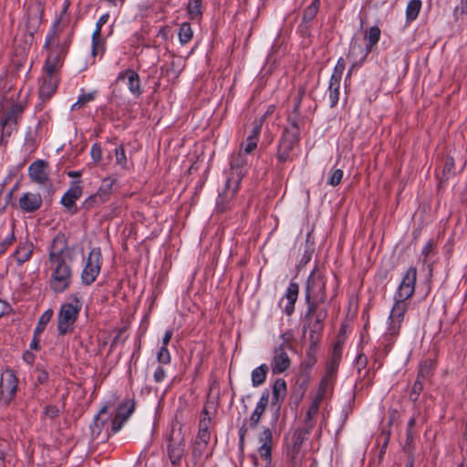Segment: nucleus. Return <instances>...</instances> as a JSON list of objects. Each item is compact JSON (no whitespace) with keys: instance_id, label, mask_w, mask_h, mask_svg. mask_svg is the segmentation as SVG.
Wrapping results in <instances>:
<instances>
[{"instance_id":"obj_1","label":"nucleus","mask_w":467,"mask_h":467,"mask_svg":"<svg viewBox=\"0 0 467 467\" xmlns=\"http://www.w3.org/2000/svg\"><path fill=\"white\" fill-rule=\"evenodd\" d=\"M74 256V249L67 244L65 236L56 235L48 248L44 268L49 276V287L53 292L63 293L71 285Z\"/></svg>"},{"instance_id":"obj_2","label":"nucleus","mask_w":467,"mask_h":467,"mask_svg":"<svg viewBox=\"0 0 467 467\" xmlns=\"http://www.w3.org/2000/svg\"><path fill=\"white\" fill-rule=\"evenodd\" d=\"M417 280V269L410 266L405 272L402 280L394 294V304L388 317V327L385 338L391 340L400 334L408 309L407 300L414 292Z\"/></svg>"},{"instance_id":"obj_3","label":"nucleus","mask_w":467,"mask_h":467,"mask_svg":"<svg viewBox=\"0 0 467 467\" xmlns=\"http://www.w3.org/2000/svg\"><path fill=\"white\" fill-rule=\"evenodd\" d=\"M60 20L57 19L46 36L44 47L47 49V57L45 62V71L57 74L63 65L64 58L70 46V39H58V26Z\"/></svg>"},{"instance_id":"obj_4","label":"nucleus","mask_w":467,"mask_h":467,"mask_svg":"<svg viewBox=\"0 0 467 467\" xmlns=\"http://www.w3.org/2000/svg\"><path fill=\"white\" fill-rule=\"evenodd\" d=\"M297 109L298 106L296 107L295 112L288 116V126L285 129L282 139L279 141L277 159L281 162L291 160L292 150L300 140V130L304 125V121L300 119Z\"/></svg>"},{"instance_id":"obj_5","label":"nucleus","mask_w":467,"mask_h":467,"mask_svg":"<svg viewBox=\"0 0 467 467\" xmlns=\"http://www.w3.org/2000/svg\"><path fill=\"white\" fill-rule=\"evenodd\" d=\"M68 300L60 306L57 313V323L59 336H65L74 331L76 321L82 308L79 293L71 294Z\"/></svg>"},{"instance_id":"obj_6","label":"nucleus","mask_w":467,"mask_h":467,"mask_svg":"<svg viewBox=\"0 0 467 467\" xmlns=\"http://www.w3.org/2000/svg\"><path fill=\"white\" fill-rule=\"evenodd\" d=\"M306 304V312L305 315V327H310L311 349L315 348L316 340L314 334L319 332L323 327V322L327 317L328 300L317 298H305Z\"/></svg>"},{"instance_id":"obj_7","label":"nucleus","mask_w":467,"mask_h":467,"mask_svg":"<svg viewBox=\"0 0 467 467\" xmlns=\"http://www.w3.org/2000/svg\"><path fill=\"white\" fill-rule=\"evenodd\" d=\"M282 342L273 349L270 362L271 371L274 375L281 374L287 370L291 365L286 349L290 348V335L283 333L280 336Z\"/></svg>"},{"instance_id":"obj_8","label":"nucleus","mask_w":467,"mask_h":467,"mask_svg":"<svg viewBox=\"0 0 467 467\" xmlns=\"http://www.w3.org/2000/svg\"><path fill=\"white\" fill-rule=\"evenodd\" d=\"M249 163L248 155L243 151L233 157L231 161V172L230 177L226 181V187L233 189V193H236L239 190V184L242 179L246 174V168Z\"/></svg>"},{"instance_id":"obj_9","label":"nucleus","mask_w":467,"mask_h":467,"mask_svg":"<svg viewBox=\"0 0 467 467\" xmlns=\"http://www.w3.org/2000/svg\"><path fill=\"white\" fill-rule=\"evenodd\" d=\"M167 441V453L170 462L173 465L180 464L185 453V440L182 428L173 426Z\"/></svg>"},{"instance_id":"obj_10","label":"nucleus","mask_w":467,"mask_h":467,"mask_svg":"<svg viewBox=\"0 0 467 467\" xmlns=\"http://www.w3.org/2000/svg\"><path fill=\"white\" fill-rule=\"evenodd\" d=\"M102 265L100 248H93L85 259V265L81 273V282L85 285H90L97 279Z\"/></svg>"},{"instance_id":"obj_11","label":"nucleus","mask_w":467,"mask_h":467,"mask_svg":"<svg viewBox=\"0 0 467 467\" xmlns=\"http://www.w3.org/2000/svg\"><path fill=\"white\" fill-rule=\"evenodd\" d=\"M326 283L324 272L315 268L306 280L305 298L327 300Z\"/></svg>"},{"instance_id":"obj_12","label":"nucleus","mask_w":467,"mask_h":467,"mask_svg":"<svg viewBox=\"0 0 467 467\" xmlns=\"http://www.w3.org/2000/svg\"><path fill=\"white\" fill-rule=\"evenodd\" d=\"M18 389V379L12 369L5 370L0 381V404L7 406L14 400Z\"/></svg>"},{"instance_id":"obj_13","label":"nucleus","mask_w":467,"mask_h":467,"mask_svg":"<svg viewBox=\"0 0 467 467\" xmlns=\"http://www.w3.org/2000/svg\"><path fill=\"white\" fill-rule=\"evenodd\" d=\"M82 196V187L80 181L72 182L70 187L63 194L60 203L72 214H76L78 211L76 202Z\"/></svg>"},{"instance_id":"obj_14","label":"nucleus","mask_w":467,"mask_h":467,"mask_svg":"<svg viewBox=\"0 0 467 467\" xmlns=\"http://www.w3.org/2000/svg\"><path fill=\"white\" fill-rule=\"evenodd\" d=\"M134 409L135 403L131 400H127L121 403L118 408L116 416L110 421L111 431L108 434L117 433L122 428L124 422L133 413Z\"/></svg>"},{"instance_id":"obj_15","label":"nucleus","mask_w":467,"mask_h":467,"mask_svg":"<svg viewBox=\"0 0 467 467\" xmlns=\"http://www.w3.org/2000/svg\"><path fill=\"white\" fill-rule=\"evenodd\" d=\"M59 78L57 74L46 72V76L40 79L39 97L43 100L49 99L56 92Z\"/></svg>"},{"instance_id":"obj_16","label":"nucleus","mask_w":467,"mask_h":467,"mask_svg":"<svg viewBox=\"0 0 467 467\" xmlns=\"http://www.w3.org/2000/svg\"><path fill=\"white\" fill-rule=\"evenodd\" d=\"M127 79V86L131 94L139 98L141 93L140 79L139 74L133 69H126L118 74L116 81Z\"/></svg>"},{"instance_id":"obj_17","label":"nucleus","mask_w":467,"mask_h":467,"mask_svg":"<svg viewBox=\"0 0 467 467\" xmlns=\"http://www.w3.org/2000/svg\"><path fill=\"white\" fill-rule=\"evenodd\" d=\"M47 162L36 160L28 167V175L36 183L45 184L48 181Z\"/></svg>"},{"instance_id":"obj_18","label":"nucleus","mask_w":467,"mask_h":467,"mask_svg":"<svg viewBox=\"0 0 467 467\" xmlns=\"http://www.w3.org/2000/svg\"><path fill=\"white\" fill-rule=\"evenodd\" d=\"M319 410V404L313 401L310 402L303 419L302 431L305 434H309L315 428L318 419L321 417Z\"/></svg>"},{"instance_id":"obj_19","label":"nucleus","mask_w":467,"mask_h":467,"mask_svg":"<svg viewBox=\"0 0 467 467\" xmlns=\"http://www.w3.org/2000/svg\"><path fill=\"white\" fill-rule=\"evenodd\" d=\"M42 197L40 193L25 192L18 200L19 208L25 213H34L42 205Z\"/></svg>"},{"instance_id":"obj_20","label":"nucleus","mask_w":467,"mask_h":467,"mask_svg":"<svg viewBox=\"0 0 467 467\" xmlns=\"http://www.w3.org/2000/svg\"><path fill=\"white\" fill-rule=\"evenodd\" d=\"M258 440L260 442L258 453L260 457L266 462V464H268L271 462L273 441L272 431L269 428H265L260 433Z\"/></svg>"},{"instance_id":"obj_21","label":"nucleus","mask_w":467,"mask_h":467,"mask_svg":"<svg viewBox=\"0 0 467 467\" xmlns=\"http://www.w3.org/2000/svg\"><path fill=\"white\" fill-rule=\"evenodd\" d=\"M268 402L269 391L265 389L262 392L261 397L257 401L256 406L249 418V425L252 429H255L258 426L261 418L265 411Z\"/></svg>"},{"instance_id":"obj_22","label":"nucleus","mask_w":467,"mask_h":467,"mask_svg":"<svg viewBox=\"0 0 467 467\" xmlns=\"http://www.w3.org/2000/svg\"><path fill=\"white\" fill-rule=\"evenodd\" d=\"M298 294H299L298 285L295 282H290L286 288L285 294V297L287 302L284 307V312L287 316H291L294 313L295 304L297 300Z\"/></svg>"},{"instance_id":"obj_23","label":"nucleus","mask_w":467,"mask_h":467,"mask_svg":"<svg viewBox=\"0 0 467 467\" xmlns=\"http://www.w3.org/2000/svg\"><path fill=\"white\" fill-rule=\"evenodd\" d=\"M34 245L31 242H21L14 253V258L16 263L21 265L28 261L33 254Z\"/></svg>"},{"instance_id":"obj_24","label":"nucleus","mask_w":467,"mask_h":467,"mask_svg":"<svg viewBox=\"0 0 467 467\" xmlns=\"http://www.w3.org/2000/svg\"><path fill=\"white\" fill-rule=\"evenodd\" d=\"M380 34L381 31L378 26H371L368 31L365 32L364 38L367 44L365 53L361 58L362 61L365 60L368 54L371 52L373 47L377 45L380 38Z\"/></svg>"},{"instance_id":"obj_25","label":"nucleus","mask_w":467,"mask_h":467,"mask_svg":"<svg viewBox=\"0 0 467 467\" xmlns=\"http://www.w3.org/2000/svg\"><path fill=\"white\" fill-rule=\"evenodd\" d=\"M203 413L205 414V416L200 420L199 431L195 441L209 443L211 438V434L209 431L211 418L206 417V410H203Z\"/></svg>"},{"instance_id":"obj_26","label":"nucleus","mask_w":467,"mask_h":467,"mask_svg":"<svg viewBox=\"0 0 467 467\" xmlns=\"http://www.w3.org/2000/svg\"><path fill=\"white\" fill-rule=\"evenodd\" d=\"M115 180L110 178H106L102 181L101 186L99 187L98 193L96 195L88 197L84 204L87 206L91 205L92 202L96 201L98 197H102L104 195H108L112 188V185L114 184Z\"/></svg>"},{"instance_id":"obj_27","label":"nucleus","mask_w":467,"mask_h":467,"mask_svg":"<svg viewBox=\"0 0 467 467\" xmlns=\"http://www.w3.org/2000/svg\"><path fill=\"white\" fill-rule=\"evenodd\" d=\"M267 372L268 366L266 364H262L255 368L251 374L252 385L254 387L261 386L265 381Z\"/></svg>"},{"instance_id":"obj_28","label":"nucleus","mask_w":467,"mask_h":467,"mask_svg":"<svg viewBox=\"0 0 467 467\" xmlns=\"http://www.w3.org/2000/svg\"><path fill=\"white\" fill-rule=\"evenodd\" d=\"M24 108L19 104H14L5 113L2 121L10 123L14 126L17 125L18 119L21 118Z\"/></svg>"},{"instance_id":"obj_29","label":"nucleus","mask_w":467,"mask_h":467,"mask_svg":"<svg viewBox=\"0 0 467 467\" xmlns=\"http://www.w3.org/2000/svg\"><path fill=\"white\" fill-rule=\"evenodd\" d=\"M340 83L341 80L337 79H332L329 80V86H328V100H329V106L331 108H334L339 99V88H340Z\"/></svg>"},{"instance_id":"obj_30","label":"nucleus","mask_w":467,"mask_h":467,"mask_svg":"<svg viewBox=\"0 0 467 467\" xmlns=\"http://www.w3.org/2000/svg\"><path fill=\"white\" fill-rule=\"evenodd\" d=\"M234 194L232 188L228 189L225 186L224 191L219 194L216 201V209L219 213H223L227 209V202Z\"/></svg>"},{"instance_id":"obj_31","label":"nucleus","mask_w":467,"mask_h":467,"mask_svg":"<svg viewBox=\"0 0 467 467\" xmlns=\"http://www.w3.org/2000/svg\"><path fill=\"white\" fill-rule=\"evenodd\" d=\"M109 407L107 405H104L99 412L94 417L93 423L90 425L91 434L94 437H98L100 432L101 429L105 423L104 420L100 421V416L103 414H106L108 411Z\"/></svg>"},{"instance_id":"obj_32","label":"nucleus","mask_w":467,"mask_h":467,"mask_svg":"<svg viewBox=\"0 0 467 467\" xmlns=\"http://www.w3.org/2000/svg\"><path fill=\"white\" fill-rule=\"evenodd\" d=\"M178 36L180 43L183 46L192 40L193 36V31L189 23L184 22L181 25Z\"/></svg>"},{"instance_id":"obj_33","label":"nucleus","mask_w":467,"mask_h":467,"mask_svg":"<svg viewBox=\"0 0 467 467\" xmlns=\"http://www.w3.org/2000/svg\"><path fill=\"white\" fill-rule=\"evenodd\" d=\"M53 317V310L47 309L39 317L37 324L35 327V334L41 335L46 329L47 325L50 322Z\"/></svg>"},{"instance_id":"obj_34","label":"nucleus","mask_w":467,"mask_h":467,"mask_svg":"<svg viewBox=\"0 0 467 467\" xmlns=\"http://www.w3.org/2000/svg\"><path fill=\"white\" fill-rule=\"evenodd\" d=\"M105 52V41L101 36H98L94 38V35L91 36V54L93 57L103 56Z\"/></svg>"},{"instance_id":"obj_35","label":"nucleus","mask_w":467,"mask_h":467,"mask_svg":"<svg viewBox=\"0 0 467 467\" xmlns=\"http://www.w3.org/2000/svg\"><path fill=\"white\" fill-rule=\"evenodd\" d=\"M320 2H316L312 0L309 5L304 11L303 14V23L307 24L311 22L317 16Z\"/></svg>"},{"instance_id":"obj_36","label":"nucleus","mask_w":467,"mask_h":467,"mask_svg":"<svg viewBox=\"0 0 467 467\" xmlns=\"http://www.w3.org/2000/svg\"><path fill=\"white\" fill-rule=\"evenodd\" d=\"M421 7L420 0H410L406 8V16L408 20H414L417 18Z\"/></svg>"},{"instance_id":"obj_37","label":"nucleus","mask_w":467,"mask_h":467,"mask_svg":"<svg viewBox=\"0 0 467 467\" xmlns=\"http://www.w3.org/2000/svg\"><path fill=\"white\" fill-rule=\"evenodd\" d=\"M434 367L435 362L431 358L421 361L419 368L418 377L423 379L428 378L431 375Z\"/></svg>"},{"instance_id":"obj_38","label":"nucleus","mask_w":467,"mask_h":467,"mask_svg":"<svg viewBox=\"0 0 467 467\" xmlns=\"http://www.w3.org/2000/svg\"><path fill=\"white\" fill-rule=\"evenodd\" d=\"M202 0H189L188 1V14L191 19L198 18L202 15L201 11Z\"/></svg>"},{"instance_id":"obj_39","label":"nucleus","mask_w":467,"mask_h":467,"mask_svg":"<svg viewBox=\"0 0 467 467\" xmlns=\"http://www.w3.org/2000/svg\"><path fill=\"white\" fill-rule=\"evenodd\" d=\"M286 393V383L284 379H276L273 386V395L275 398L276 400H279V398L284 399Z\"/></svg>"},{"instance_id":"obj_40","label":"nucleus","mask_w":467,"mask_h":467,"mask_svg":"<svg viewBox=\"0 0 467 467\" xmlns=\"http://www.w3.org/2000/svg\"><path fill=\"white\" fill-rule=\"evenodd\" d=\"M95 99V95L93 92L84 93L79 95L78 100L71 106V110H78L83 107H85L88 103L92 101Z\"/></svg>"},{"instance_id":"obj_41","label":"nucleus","mask_w":467,"mask_h":467,"mask_svg":"<svg viewBox=\"0 0 467 467\" xmlns=\"http://www.w3.org/2000/svg\"><path fill=\"white\" fill-rule=\"evenodd\" d=\"M343 171L341 169L332 168L329 171L327 184L331 186H337L340 183L343 178Z\"/></svg>"},{"instance_id":"obj_42","label":"nucleus","mask_w":467,"mask_h":467,"mask_svg":"<svg viewBox=\"0 0 467 467\" xmlns=\"http://www.w3.org/2000/svg\"><path fill=\"white\" fill-rule=\"evenodd\" d=\"M263 123L264 117H260L259 119H254L253 122V129L250 134L247 136V138H252L253 140L258 142Z\"/></svg>"},{"instance_id":"obj_43","label":"nucleus","mask_w":467,"mask_h":467,"mask_svg":"<svg viewBox=\"0 0 467 467\" xmlns=\"http://www.w3.org/2000/svg\"><path fill=\"white\" fill-rule=\"evenodd\" d=\"M33 378L35 384L43 385L47 382L49 376L47 370L36 368L34 370Z\"/></svg>"},{"instance_id":"obj_44","label":"nucleus","mask_w":467,"mask_h":467,"mask_svg":"<svg viewBox=\"0 0 467 467\" xmlns=\"http://www.w3.org/2000/svg\"><path fill=\"white\" fill-rule=\"evenodd\" d=\"M258 142L252 138H246L245 141L241 144L239 151H243L244 154L249 155L256 150Z\"/></svg>"},{"instance_id":"obj_45","label":"nucleus","mask_w":467,"mask_h":467,"mask_svg":"<svg viewBox=\"0 0 467 467\" xmlns=\"http://www.w3.org/2000/svg\"><path fill=\"white\" fill-rule=\"evenodd\" d=\"M171 354L168 348L161 346L157 353V360L160 364L167 365L171 363Z\"/></svg>"},{"instance_id":"obj_46","label":"nucleus","mask_w":467,"mask_h":467,"mask_svg":"<svg viewBox=\"0 0 467 467\" xmlns=\"http://www.w3.org/2000/svg\"><path fill=\"white\" fill-rule=\"evenodd\" d=\"M207 445H208V443H205V442L194 441L193 449H192V456L195 460H199L204 455V453L207 450Z\"/></svg>"},{"instance_id":"obj_47","label":"nucleus","mask_w":467,"mask_h":467,"mask_svg":"<svg viewBox=\"0 0 467 467\" xmlns=\"http://www.w3.org/2000/svg\"><path fill=\"white\" fill-rule=\"evenodd\" d=\"M345 67H346V64H345V61L342 57H340L335 67H334V70H333V73L331 75V78L332 79H337V80H341L342 78V75H343V72L345 70Z\"/></svg>"},{"instance_id":"obj_48","label":"nucleus","mask_w":467,"mask_h":467,"mask_svg":"<svg viewBox=\"0 0 467 467\" xmlns=\"http://www.w3.org/2000/svg\"><path fill=\"white\" fill-rule=\"evenodd\" d=\"M422 379H423L417 377V379H416V381L414 382V384L412 386V389H411V392L410 394V400H412L414 401L417 400L420 393L423 389Z\"/></svg>"},{"instance_id":"obj_49","label":"nucleus","mask_w":467,"mask_h":467,"mask_svg":"<svg viewBox=\"0 0 467 467\" xmlns=\"http://www.w3.org/2000/svg\"><path fill=\"white\" fill-rule=\"evenodd\" d=\"M343 352V342L337 340L333 347L331 358L332 360L337 361L340 363Z\"/></svg>"},{"instance_id":"obj_50","label":"nucleus","mask_w":467,"mask_h":467,"mask_svg":"<svg viewBox=\"0 0 467 467\" xmlns=\"http://www.w3.org/2000/svg\"><path fill=\"white\" fill-rule=\"evenodd\" d=\"M90 156L94 162L99 163L102 159V149L99 143H94L90 149Z\"/></svg>"},{"instance_id":"obj_51","label":"nucleus","mask_w":467,"mask_h":467,"mask_svg":"<svg viewBox=\"0 0 467 467\" xmlns=\"http://www.w3.org/2000/svg\"><path fill=\"white\" fill-rule=\"evenodd\" d=\"M109 14H103L99 20L96 23V28L93 31L94 38L98 36H101V28L102 26L109 21Z\"/></svg>"},{"instance_id":"obj_52","label":"nucleus","mask_w":467,"mask_h":467,"mask_svg":"<svg viewBox=\"0 0 467 467\" xmlns=\"http://www.w3.org/2000/svg\"><path fill=\"white\" fill-rule=\"evenodd\" d=\"M115 156H116V161L120 166L124 167L127 163V158L125 150L122 146L117 147L115 149Z\"/></svg>"},{"instance_id":"obj_53","label":"nucleus","mask_w":467,"mask_h":467,"mask_svg":"<svg viewBox=\"0 0 467 467\" xmlns=\"http://www.w3.org/2000/svg\"><path fill=\"white\" fill-rule=\"evenodd\" d=\"M338 365L339 362L330 359L329 362L327 364L326 374L324 376H328L334 379L337 371Z\"/></svg>"},{"instance_id":"obj_54","label":"nucleus","mask_w":467,"mask_h":467,"mask_svg":"<svg viewBox=\"0 0 467 467\" xmlns=\"http://www.w3.org/2000/svg\"><path fill=\"white\" fill-rule=\"evenodd\" d=\"M166 378V371L162 366L159 365L153 374V379L155 382L160 383L162 382Z\"/></svg>"},{"instance_id":"obj_55","label":"nucleus","mask_w":467,"mask_h":467,"mask_svg":"<svg viewBox=\"0 0 467 467\" xmlns=\"http://www.w3.org/2000/svg\"><path fill=\"white\" fill-rule=\"evenodd\" d=\"M328 392L326 391L324 389L318 387L317 392L313 396L311 401L316 402L319 405H321L322 400L325 399Z\"/></svg>"},{"instance_id":"obj_56","label":"nucleus","mask_w":467,"mask_h":467,"mask_svg":"<svg viewBox=\"0 0 467 467\" xmlns=\"http://www.w3.org/2000/svg\"><path fill=\"white\" fill-rule=\"evenodd\" d=\"M333 378L328 376H324L319 383L320 388L324 389L326 391L329 392L333 386Z\"/></svg>"},{"instance_id":"obj_57","label":"nucleus","mask_w":467,"mask_h":467,"mask_svg":"<svg viewBox=\"0 0 467 467\" xmlns=\"http://www.w3.org/2000/svg\"><path fill=\"white\" fill-rule=\"evenodd\" d=\"M1 125H2V136L3 138L7 136L9 137L12 132L14 131V130L16 129V126H14L10 123H7V122H4V121H1Z\"/></svg>"},{"instance_id":"obj_58","label":"nucleus","mask_w":467,"mask_h":467,"mask_svg":"<svg viewBox=\"0 0 467 467\" xmlns=\"http://www.w3.org/2000/svg\"><path fill=\"white\" fill-rule=\"evenodd\" d=\"M59 410L57 406L54 405H48L45 408V414L46 416L49 417L50 419H54L58 416Z\"/></svg>"},{"instance_id":"obj_59","label":"nucleus","mask_w":467,"mask_h":467,"mask_svg":"<svg viewBox=\"0 0 467 467\" xmlns=\"http://www.w3.org/2000/svg\"><path fill=\"white\" fill-rule=\"evenodd\" d=\"M40 336L34 333L33 338L30 342V348L34 350L39 349Z\"/></svg>"},{"instance_id":"obj_60","label":"nucleus","mask_w":467,"mask_h":467,"mask_svg":"<svg viewBox=\"0 0 467 467\" xmlns=\"http://www.w3.org/2000/svg\"><path fill=\"white\" fill-rule=\"evenodd\" d=\"M416 424V419L414 417L410 418L408 421V430H407V440L412 439L411 430Z\"/></svg>"},{"instance_id":"obj_61","label":"nucleus","mask_w":467,"mask_h":467,"mask_svg":"<svg viewBox=\"0 0 467 467\" xmlns=\"http://www.w3.org/2000/svg\"><path fill=\"white\" fill-rule=\"evenodd\" d=\"M172 335H173V332L171 329L167 330L162 337V340H161L162 345L161 346H165L167 348L171 337H172Z\"/></svg>"},{"instance_id":"obj_62","label":"nucleus","mask_w":467,"mask_h":467,"mask_svg":"<svg viewBox=\"0 0 467 467\" xmlns=\"http://www.w3.org/2000/svg\"><path fill=\"white\" fill-rule=\"evenodd\" d=\"M9 312H10L9 305L5 301L0 299V317Z\"/></svg>"},{"instance_id":"obj_63","label":"nucleus","mask_w":467,"mask_h":467,"mask_svg":"<svg viewBox=\"0 0 467 467\" xmlns=\"http://www.w3.org/2000/svg\"><path fill=\"white\" fill-rule=\"evenodd\" d=\"M23 360L26 363V364H33V362L35 361V355L33 353H31L30 351H26L24 354H23Z\"/></svg>"},{"instance_id":"obj_64","label":"nucleus","mask_w":467,"mask_h":467,"mask_svg":"<svg viewBox=\"0 0 467 467\" xmlns=\"http://www.w3.org/2000/svg\"><path fill=\"white\" fill-rule=\"evenodd\" d=\"M434 248V244L432 241H429L423 247L422 249V254L425 255V256H428L433 250Z\"/></svg>"}]
</instances>
